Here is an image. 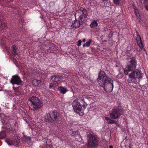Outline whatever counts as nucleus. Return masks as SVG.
<instances>
[{"label":"nucleus","mask_w":148,"mask_h":148,"mask_svg":"<svg viewBox=\"0 0 148 148\" xmlns=\"http://www.w3.org/2000/svg\"><path fill=\"white\" fill-rule=\"evenodd\" d=\"M72 105L74 111L80 116H83L84 114V110L82 109V106L85 109V106H87L86 103L84 102V99L82 97L78 99H75L72 103Z\"/></svg>","instance_id":"2"},{"label":"nucleus","mask_w":148,"mask_h":148,"mask_svg":"<svg viewBox=\"0 0 148 148\" xmlns=\"http://www.w3.org/2000/svg\"><path fill=\"white\" fill-rule=\"evenodd\" d=\"M1 138V137H0V138Z\"/></svg>","instance_id":"42"},{"label":"nucleus","mask_w":148,"mask_h":148,"mask_svg":"<svg viewBox=\"0 0 148 148\" xmlns=\"http://www.w3.org/2000/svg\"><path fill=\"white\" fill-rule=\"evenodd\" d=\"M41 81L40 80L34 79L32 83L35 86H38L40 84Z\"/></svg>","instance_id":"19"},{"label":"nucleus","mask_w":148,"mask_h":148,"mask_svg":"<svg viewBox=\"0 0 148 148\" xmlns=\"http://www.w3.org/2000/svg\"><path fill=\"white\" fill-rule=\"evenodd\" d=\"M60 119L59 114L56 111L50 112L45 116V121L49 123L56 122L59 121Z\"/></svg>","instance_id":"3"},{"label":"nucleus","mask_w":148,"mask_h":148,"mask_svg":"<svg viewBox=\"0 0 148 148\" xmlns=\"http://www.w3.org/2000/svg\"><path fill=\"white\" fill-rule=\"evenodd\" d=\"M136 48L137 50L140 53H141V51L143 48V44H137V45H136Z\"/></svg>","instance_id":"15"},{"label":"nucleus","mask_w":148,"mask_h":148,"mask_svg":"<svg viewBox=\"0 0 148 148\" xmlns=\"http://www.w3.org/2000/svg\"><path fill=\"white\" fill-rule=\"evenodd\" d=\"M106 120L108 122V124H115L117 125L118 123L114 120L111 119L110 118L108 117H105Z\"/></svg>","instance_id":"16"},{"label":"nucleus","mask_w":148,"mask_h":148,"mask_svg":"<svg viewBox=\"0 0 148 148\" xmlns=\"http://www.w3.org/2000/svg\"><path fill=\"white\" fill-rule=\"evenodd\" d=\"M137 61L134 57L131 58L127 63L125 69H124V74L128 75L127 81L129 83H134L136 84L137 79L140 80L143 77V74L139 70H136Z\"/></svg>","instance_id":"1"},{"label":"nucleus","mask_w":148,"mask_h":148,"mask_svg":"<svg viewBox=\"0 0 148 148\" xmlns=\"http://www.w3.org/2000/svg\"><path fill=\"white\" fill-rule=\"evenodd\" d=\"M12 54L14 56L17 55V48L16 46L14 45H13L12 46Z\"/></svg>","instance_id":"17"},{"label":"nucleus","mask_w":148,"mask_h":148,"mask_svg":"<svg viewBox=\"0 0 148 148\" xmlns=\"http://www.w3.org/2000/svg\"><path fill=\"white\" fill-rule=\"evenodd\" d=\"M58 89L61 93L64 94L67 91V90L66 88L62 86H59L58 87Z\"/></svg>","instance_id":"18"},{"label":"nucleus","mask_w":148,"mask_h":148,"mask_svg":"<svg viewBox=\"0 0 148 148\" xmlns=\"http://www.w3.org/2000/svg\"><path fill=\"white\" fill-rule=\"evenodd\" d=\"M88 15L86 9L83 8H81L80 9L75 12V17L77 18L78 19H79L84 22L87 17Z\"/></svg>","instance_id":"4"},{"label":"nucleus","mask_w":148,"mask_h":148,"mask_svg":"<svg viewBox=\"0 0 148 148\" xmlns=\"http://www.w3.org/2000/svg\"><path fill=\"white\" fill-rule=\"evenodd\" d=\"M109 148H113V147L112 145H110Z\"/></svg>","instance_id":"36"},{"label":"nucleus","mask_w":148,"mask_h":148,"mask_svg":"<svg viewBox=\"0 0 148 148\" xmlns=\"http://www.w3.org/2000/svg\"><path fill=\"white\" fill-rule=\"evenodd\" d=\"M82 42V41L81 40H79L77 42V45L78 46H80L81 45Z\"/></svg>","instance_id":"28"},{"label":"nucleus","mask_w":148,"mask_h":148,"mask_svg":"<svg viewBox=\"0 0 148 148\" xmlns=\"http://www.w3.org/2000/svg\"><path fill=\"white\" fill-rule=\"evenodd\" d=\"M97 26L98 23H97V21L95 20L93 21L90 25V27L92 28L97 27Z\"/></svg>","instance_id":"22"},{"label":"nucleus","mask_w":148,"mask_h":148,"mask_svg":"<svg viewBox=\"0 0 148 148\" xmlns=\"http://www.w3.org/2000/svg\"><path fill=\"white\" fill-rule=\"evenodd\" d=\"M85 41H86V39H83L82 42H85Z\"/></svg>","instance_id":"35"},{"label":"nucleus","mask_w":148,"mask_h":148,"mask_svg":"<svg viewBox=\"0 0 148 148\" xmlns=\"http://www.w3.org/2000/svg\"><path fill=\"white\" fill-rule=\"evenodd\" d=\"M123 113V110L121 107H118L114 108L110 113V116L112 119H116L119 117Z\"/></svg>","instance_id":"5"},{"label":"nucleus","mask_w":148,"mask_h":148,"mask_svg":"<svg viewBox=\"0 0 148 148\" xmlns=\"http://www.w3.org/2000/svg\"><path fill=\"white\" fill-rule=\"evenodd\" d=\"M134 10H135L134 11H135V13H136H136H138V10L137 9L136 10L135 9Z\"/></svg>","instance_id":"32"},{"label":"nucleus","mask_w":148,"mask_h":148,"mask_svg":"<svg viewBox=\"0 0 148 148\" xmlns=\"http://www.w3.org/2000/svg\"><path fill=\"white\" fill-rule=\"evenodd\" d=\"M137 44H143L140 36L139 35H138L136 38Z\"/></svg>","instance_id":"21"},{"label":"nucleus","mask_w":148,"mask_h":148,"mask_svg":"<svg viewBox=\"0 0 148 148\" xmlns=\"http://www.w3.org/2000/svg\"><path fill=\"white\" fill-rule=\"evenodd\" d=\"M71 136L74 137H76L78 135V132L76 131L72 132Z\"/></svg>","instance_id":"23"},{"label":"nucleus","mask_w":148,"mask_h":148,"mask_svg":"<svg viewBox=\"0 0 148 148\" xmlns=\"http://www.w3.org/2000/svg\"><path fill=\"white\" fill-rule=\"evenodd\" d=\"M92 41L91 39H90L88 42H87L86 43L84 44L83 45V47H89Z\"/></svg>","instance_id":"20"},{"label":"nucleus","mask_w":148,"mask_h":148,"mask_svg":"<svg viewBox=\"0 0 148 148\" xmlns=\"http://www.w3.org/2000/svg\"><path fill=\"white\" fill-rule=\"evenodd\" d=\"M63 76L59 75H54L51 77V79L53 82L58 83L60 82L61 80L63 78Z\"/></svg>","instance_id":"13"},{"label":"nucleus","mask_w":148,"mask_h":148,"mask_svg":"<svg viewBox=\"0 0 148 148\" xmlns=\"http://www.w3.org/2000/svg\"><path fill=\"white\" fill-rule=\"evenodd\" d=\"M89 140L87 146L88 147H93L97 146L98 144L99 140L95 136L88 135Z\"/></svg>","instance_id":"8"},{"label":"nucleus","mask_w":148,"mask_h":148,"mask_svg":"<svg viewBox=\"0 0 148 148\" xmlns=\"http://www.w3.org/2000/svg\"><path fill=\"white\" fill-rule=\"evenodd\" d=\"M5 127L7 129H10V127H9V126H5Z\"/></svg>","instance_id":"34"},{"label":"nucleus","mask_w":148,"mask_h":148,"mask_svg":"<svg viewBox=\"0 0 148 148\" xmlns=\"http://www.w3.org/2000/svg\"><path fill=\"white\" fill-rule=\"evenodd\" d=\"M136 16L137 17V18H138V17H139V16H140L138 13H136Z\"/></svg>","instance_id":"31"},{"label":"nucleus","mask_w":148,"mask_h":148,"mask_svg":"<svg viewBox=\"0 0 148 148\" xmlns=\"http://www.w3.org/2000/svg\"><path fill=\"white\" fill-rule=\"evenodd\" d=\"M113 80L110 79L109 81L105 82H104L103 83H99V85L103 88L106 92H110L112 90L113 88Z\"/></svg>","instance_id":"6"},{"label":"nucleus","mask_w":148,"mask_h":148,"mask_svg":"<svg viewBox=\"0 0 148 148\" xmlns=\"http://www.w3.org/2000/svg\"><path fill=\"white\" fill-rule=\"evenodd\" d=\"M114 3L117 5H119L120 3V0H113Z\"/></svg>","instance_id":"25"},{"label":"nucleus","mask_w":148,"mask_h":148,"mask_svg":"<svg viewBox=\"0 0 148 148\" xmlns=\"http://www.w3.org/2000/svg\"><path fill=\"white\" fill-rule=\"evenodd\" d=\"M145 8L148 11V5L146 6L145 7Z\"/></svg>","instance_id":"33"},{"label":"nucleus","mask_w":148,"mask_h":148,"mask_svg":"<svg viewBox=\"0 0 148 148\" xmlns=\"http://www.w3.org/2000/svg\"><path fill=\"white\" fill-rule=\"evenodd\" d=\"M110 78L108 77L104 71L101 70L99 73L97 81L99 84V83H103L109 81Z\"/></svg>","instance_id":"10"},{"label":"nucleus","mask_w":148,"mask_h":148,"mask_svg":"<svg viewBox=\"0 0 148 148\" xmlns=\"http://www.w3.org/2000/svg\"><path fill=\"white\" fill-rule=\"evenodd\" d=\"M84 22L81 21H80L79 19L76 20V19L75 21H73L72 22V25L71 27L72 28H78L79 27L80 25H82Z\"/></svg>","instance_id":"12"},{"label":"nucleus","mask_w":148,"mask_h":148,"mask_svg":"<svg viewBox=\"0 0 148 148\" xmlns=\"http://www.w3.org/2000/svg\"><path fill=\"white\" fill-rule=\"evenodd\" d=\"M103 1H108V0H102Z\"/></svg>","instance_id":"37"},{"label":"nucleus","mask_w":148,"mask_h":148,"mask_svg":"<svg viewBox=\"0 0 148 148\" xmlns=\"http://www.w3.org/2000/svg\"><path fill=\"white\" fill-rule=\"evenodd\" d=\"M20 139V137L18 136H14L12 138L7 140L6 142L9 145H14L16 147H18Z\"/></svg>","instance_id":"9"},{"label":"nucleus","mask_w":148,"mask_h":148,"mask_svg":"<svg viewBox=\"0 0 148 148\" xmlns=\"http://www.w3.org/2000/svg\"><path fill=\"white\" fill-rule=\"evenodd\" d=\"M64 77L65 78H66L67 77V75H65V76H64Z\"/></svg>","instance_id":"39"},{"label":"nucleus","mask_w":148,"mask_h":148,"mask_svg":"<svg viewBox=\"0 0 148 148\" xmlns=\"http://www.w3.org/2000/svg\"><path fill=\"white\" fill-rule=\"evenodd\" d=\"M53 84L52 83H50L49 85V88H51L53 87Z\"/></svg>","instance_id":"30"},{"label":"nucleus","mask_w":148,"mask_h":148,"mask_svg":"<svg viewBox=\"0 0 148 148\" xmlns=\"http://www.w3.org/2000/svg\"><path fill=\"white\" fill-rule=\"evenodd\" d=\"M123 76V74L121 73H119L116 76V77L118 79H120L122 78Z\"/></svg>","instance_id":"24"},{"label":"nucleus","mask_w":148,"mask_h":148,"mask_svg":"<svg viewBox=\"0 0 148 148\" xmlns=\"http://www.w3.org/2000/svg\"><path fill=\"white\" fill-rule=\"evenodd\" d=\"M104 41L105 42H106L107 41V40H104Z\"/></svg>","instance_id":"40"},{"label":"nucleus","mask_w":148,"mask_h":148,"mask_svg":"<svg viewBox=\"0 0 148 148\" xmlns=\"http://www.w3.org/2000/svg\"><path fill=\"white\" fill-rule=\"evenodd\" d=\"M24 138L25 139V141L30 140H31L30 137L27 136H25Z\"/></svg>","instance_id":"26"},{"label":"nucleus","mask_w":148,"mask_h":148,"mask_svg":"<svg viewBox=\"0 0 148 148\" xmlns=\"http://www.w3.org/2000/svg\"><path fill=\"white\" fill-rule=\"evenodd\" d=\"M10 82L13 85L15 84L21 85L22 83V81L17 75L12 76Z\"/></svg>","instance_id":"11"},{"label":"nucleus","mask_w":148,"mask_h":148,"mask_svg":"<svg viewBox=\"0 0 148 148\" xmlns=\"http://www.w3.org/2000/svg\"><path fill=\"white\" fill-rule=\"evenodd\" d=\"M3 24L4 25V26H3V25L2 24V23H1V26H2V27L3 28H4L5 29L6 28H7V27L6 26V24H5L4 23H3Z\"/></svg>","instance_id":"29"},{"label":"nucleus","mask_w":148,"mask_h":148,"mask_svg":"<svg viewBox=\"0 0 148 148\" xmlns=\"http://www.w3.org/2000/svg\"><path fill=\"white\" fill-rule=\"evenodd\" d=\"M15 62H16V60H15V61H14V62L15 64H16V63Z\"/></svg>","instance_id":"38"},{"label":"nucleus","mask_w":148,"mask_h":148,"mask_svg":"<svg viewBox=\"0 0 148 148\" xmlns=\"http://www.w3.org/2000/svg\"><path fill=\"white\" fill-rule=\"evenodd\" d=\"M47 140L46 141V146L47 148H51L52 147L51 145V141L50 139H44V141Z\"/></svg>","instance_id":"14"},{"label":"nucleus","mask_w":148,"mask_h":148,"mask_svg":"<svg viewBox=\"0 0 148 148\" xmlns=\"http://www.w3.org/2000/svg\"><path fill=\"white\" fill-rule=\"evenodd\" d=\"M29 101H31L32 103L31 110H35L39 108L41 106L40 102L39 99L36 97H33L29 99Z\"/></svg>","instance_id":"7"},{"label":"nucleus","mask_w":148,"mask_h":148,"mask_svg":"<svg viewBox=\"0 0 148 148\" xmlns=\"http://www.w3.org/2000/svg\"><path fill=\"white\" fill-rule=\"evenodd\" d=\"M1 20V19L0 18V21Z\"/></svg>","instance_id":"41"},{"label":"nucleus","mask_w":148,"mask_h":148,"mask_svg":"<svg viewBox=\"0 0 148 148\" xmlns=\"http://www.w3.org/2000/svg\"><path fill=\"white\" fill-rule=\"evenodd\" d=\"M113 36V33L112 31H110L108 34V37L110 39Z\"/></svg>","instance_id":"27"}]
</instances>
